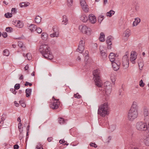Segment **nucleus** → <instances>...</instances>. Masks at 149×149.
Masks as SVG:
<instances>
[{
  "label": "nucleus",
  "mask_w": 149,
  "mask_h": 149,
  "mask_svg": "<svg viewBox=\"0 0 149 149\" xmlns=\"http://www.w3.org/2000/svg\"><path fill=\"white\" fill-rule=\"evenodd\" d=\"M120 64V63L119 62H118L117 63H116L115 61L112 64L114 70H117L119 69Z\"/></svg>",
  "instance_id": "f3484780"
},
{
  "label": "nucleus",
  "mask_w": 149,
  "mask_h": 149,
  "mask_svg": "<svg viewBox=\"0 0 149 149\" xmlns=\"http://www.w3.org/2000/svg\"><path fill=\"white\" fill-rule=\"evenodd\" d=\"M32 84L29 83L28 81H26V83L25 84V86H27L28 85H29V86H32Z\"/></svg>",
  "instance_id": "3c124183"
},
{
  "label": "nucleus",
  "mask_w": 149,
  "mask_h": 149,
  "mask_svg": "<svg viewBox=\"0 0 149 149\" xmlns=\"http://www.w3.org/2000/svg\"><path fill=\"white\" fill-rule=\"evenodd\" d=\"M36 31L38 33H40L42 32V30L41 28H40V27L37 28V27L36 29Z\"/></svg>",
  "instance_id": "37998d69"
},
{
  "label": "nucleus",
  "mask_w": 149,
  "mask_h": 149,
  "mask_svg": "<svg viewBox=\"0 0 149 149\" xmlns=\"http://www.w3.org/2000/svg\"><path fill=\"white\" fill-rule=\"evenodd\" d=\"M105 35L103 32H101L100 33V36L99 38V40L100 41L104 42L105 40Z\"/></svg>",
  "instance_id": "412c9836"
},
{
  "label": "nucleus",
  "mask_w": 149,
  "mask_h": 149,
  "mask_svg": "<svg viewBox=\"0 0 149 149\" xmlns=\"http://www.w3.org/2000/svg\"><path fill=\"white\" fill-rule=\"evenodd\" d=\"M144 85V84L143 83V80H141L139 82V86L141 87H143Z\"/></svg>",
  "instance_id": "a18cd8bd"
},
{
  "label": "nucleus",
  "mask_w": 149,
  "mask_h": 149,
  "mask_svg": "<svg viewBox=\"0 0 149 149\" xmlns=\"http://www.w3.org/2000/svg\"><path fill=\"white\" fill-rule=\"evenodd\" d=\"M138 106L137 103L136 102H133L130 109L128 112L127 118L129 120L134 121L137 118L138 115Z\"/></svg>",
  "instance_id": "f257e3e1"
},
{
  "label": "nucleus",
  "mask_w": 149,
  "mask_h": 149,
  "mask_svg": "<svg viewBox=\"0 0 149 149\" xmlns=\"http://www.w3.org/2000/svg\"><path fill=\"white\" fill-rule=\"evenodd\" d=\"M100 70L98 69L94 70L93 72L95 84L96 86L98 87H102L103 85L102 81L100 80Z\"/></svg>",
  "instance_id": "20e7f679"
},
{
  "label": "nucleus",
  "mask_w": 149,
  "mask_h": 149,
  "mask_svg": "<svg viewBox=\"0 0 149 149\" xmlns=\"http://www.w3.org/2000/svg\"><path fill=\"white\" fill-rule=\"evenodd\" d=\"M90 146H91L94 147L95 148H96L97 147V146L96 144H95V143H90Z\"/></svg>",
  "instance_id": "49530a36"
},
{
  "label": "nucleus",
  "mask_w": 149,
  "mask_h": 149,
  "mask_svg": "<svg viewBox=\"0 0 149 149\" xmlns=\"http://www.w3.org/2000/svg\"><path fill=\"white\" fill-rule=\"evenodd\" d=\"M10 91L12 92V93H13V94H14L15 95L16 94L17 92L15 89L11 88L10 89Z\"/></svg>",
  "instance_id": "de8ad7c7"
},
{
  "label": "nucleus",
  "mask_w": 149,
  "mask_h": 149,
  "mask_svg": "<svg viewBox=\"0 0 149 149\" xmlns=\"http://www.w3.org/2000/svg\"><path fill=\"white\" fill-rule=\"evenodd\" d=\"M116 128V126L115 125H113L109 126V129L110 130V131L111 132H112Z\"/></svg>",
  "instance_id": "7c9ffc66"
},
{
  "label": "nucleus",
  "mask_w": 149,
  "mask_h": 149,
  "mask_svg": "<svg viewBox=\"0 0 149 149\" xmlns=\"http://www.w3.org/2000/svg\"><path fill=\"white\" fill-rule=\"evenodd\" d=\"M14 103L15 104V106L18 107L19 106V104L17 103L16 101H14Z\"/></svg>",
  "instance_id": "e2e57ef3"
},
{
  "label": "nucleus",
  "mask_w": 149,
  "mask_h": 149,
  "mask_svg": "<svg viewBox=\"0 0 149 149\" xmlns=\"http://www.w3.org/2000/svg\"><path fill=\"white\" fill-rule=\"evenodd\" d=\"M3 123V120H1L0 122V126H2Z\"/></svg>",
  "instance_id": "69168bd1"
},
{
  "label": "nucleus",
  "mask_w": 149,
  "mask_h": 149,
  "mask_svg": "<svg viewBox=\"0 0 149 149\" xmlns=\"http://www.w3.org/2000/svg\"><path fill=\"white\" fill-rule=\"evenodd\" d=\"M116 57V55H115V54L113 53H111L109 55V58L112 64H113L114 62L115 61V58Z\"/></svg>",
  "instance_id": "dca6fc26"
},
{
  "label": "nucleus",
  "mask_w": 149,
  "mask_h": 149,
  "mask_svg": "<svg viewBox=\"0 0 149 149\" xmlns=\"http://www.w3.org/2000/svg\"><path fill=\"white\" fill-rule=\"evenodd\" d=\"M55 101L56 102H54L53 103H51L50 104V107L53 109H57L58 107V105L60 104L59 99H56L53 97Z\"/></svg>",
  "instance_id": "9d476101"
},
{
  "label": "nucleus",
  "mask_w": 149,
  "mask_h": 149,
  "mask_svg": "<svg viewBox=\"0 0 149 149\" xmlns=\"http://www.w3.org/2000/svg\"><path fill=\"white\" fill-rule=\"evenodd\" d=\"M80 3L83 10L85 12H87L89 8L88 7L87 4L86 3L85 0H80Z\"/></svg>",
  "instance_id": "9b49d317"
},
{
  "label": "nucleus",
  "mask_w": 149,
  "mask_h": 149,
  "mask_svg": "<svg viewBox=\"0 0 149 149\" xmlns=\"http://www.w3.org/2000/svg\"><path fill=\"white\" fill-rule=\"evenodd\" d=\"M67 3L68 6H71L73 2V0H67Z\"/></svg>",
  "instance_id": "c03bdc74"
},
{
  "label": "nucleus",
  "mask_w": 149,
  "mask_h": 149,
  "mask_svg": "<svg viewBox=\"0 0 149 149\" xmlns=\"http://www.w3.org/2000/svg\"><path fill=\"white\" fill-rule=\"evenodd\" d=\"M29 65L28 64H27L26 65V66L24 67V69L25 70H28L29 68Z\"/></svg>",
  "instance_id": "bf43d9fd"
},
{
  "label": "nucleus",
  "mask_w": 149,
  "mask_h": 149,
  "mask_svg": "<svg viewBox=\"0 0 149 149\" xmlns=\"http://www.w3.org/2000/svg\"><path fill=\"white\" fill-rule=\"evenodd\" d=\"M15 26L19 28L23 27V24L22 22L20 21H16L15 22Z\"/></svg>",
  "instance_id": "aec40b11"
},
{
  "label": "nucleus",
  "mask_w": 149,
  "mask_h": 149,
  "mask_svg": "<svg viewBox=\"0 0 149 149\" xmlns=\"http://www.w3.org/2000/svg\"><path fill=\"white\" fill-rule=\"evenodd\" d=\"M20 84H15V85L14 86V88L15 89L18 90L20 88Z\"/></svg>",
  "instance_id": "79ce46f5"
},
{
  "label": "nucleus",
  "mask_w": 149,
  "mask_h": 149,
  "mask_svg": "<svg viewBox=\"0 0 149 149\" xmlns=\"http://www.w3.org/2000/svg\"><path fill=\"white\" fill-rule=\"evenodd\" d=\"M144 117H146L147 116H148V109H144Z\"/></svg>",
  "instance_id": "f704fd0d"
},
{
  "label": "nucleus",
  "mask_w": 149,
  "mask_h": 149,
  "mask_svg": "<svg viewBox=\"0 0 149 149\" xmlns=\"http://www.w3.org/2000/svg\"><path fill=\"white\" fill-rule=\"evenodd\" d=\"M17 120L19 122V123H21V119L20 118L18 117L17 119Z\"/></svg>",
  "instance_id": "774afa93"
},
{
  "label": "nucleus",
  "mask_w": 149,
  "mask_h": 149,
  "mask_svg": "<svg viewBox=\"0 0 149 149\" xmlns=\"http://www.w3.org/2000/svg\"><path fill=\"white\" fill-rule=\"evenodd\" d=\"M18 45L20 47V48H22V47H23L24 45L22 42L19 41L18 42Z\"/></svg>",
  "instance_id": "a19ab883"
},
{
  "label": "nucleus",
  "mask_w": 149,
  "mask_h": 149,
  "mask_svg": "<svg viewBox=\"0 0 149 149\" xmlns=\"http://www.w3.org/2000/svg\"><path fill=\"white\" fill-rule=\"evenodd\" d=\"M22 125V123H19L18 124V128L19 130V131L20 132V133H21L23 131V129H21V127Z\"/></svg>",
  "instance_id": "e433bc0d"
},
{
  "label": "nucleus",
  "mask_w": 149,
  "mask_h": 149,
  "mask_svg": "<svg viewBox=\"0 0 149 149\" xmlns=\"http://www.w3.org/2000/svg\"><path fill=\"white\" fill-rule=\"evenodd\" d=\"M136 126V129L139 130H146L148 132V127L143 122H139L137 123Z\"/></svg>",
  "instance_id": "39448f33"
},
{
  "label": "nucleus",
  "mask_w": 149,
  "mask_h": 149,
  "mask_svg": "<svg viewBox=\"0 0 149 149\" xmlns=\"http://www.w3.org/2000/svg\"><path fill=\"white\" fill-rule=\"evenodd\" d=\"M137 54L136 52L132 51L131 52L130 60L132 63L134 64L135 63V60L137 58Z\"/></svg>",
  "instance_id": "f8f14e48"
},
{
  "label": "nucleus",
  "mask_w": 149,
  "mask_h": 149,
  "mask_svg": "<svg viewBox=\"0 0 149 149\" xmlns=\"http://www.w3.org/2000/svg\"><path fill=\"white\" fill-rule=\"evenodd\" d=\"M47 36L48 35L46 33L43 32L41 35V37L43 40H46L47 39Z\"/></svg>",
  "instance_id": "cd10ccee"
},
{
  "label": "nucleus",
  "mask_w": 149,
  "mask_h": 149,
  "mask_svg": "<svg viewBox=\"0 0 149 149\" xmlns=\"http://www.w3.org/2000/svg\"><path fill=\"white\" fill-rule=\"evenodd\" d=\"M13 14H15L17 12L15 8H13L11 10Z\"/></svg>",
  "instance_id": "8fccbe9b"
},
{
  "label": "nucleus",
  "mask_w": 149,
  "mask_h": 149,
  "mask_svg": "<svg viewBox=\"0 0 149 149\" xmlns=\"http://www.w3.org/2000/svg\"><path fill=\"white\" fill-rule=\"evenodd\" d=\"M24 2L21 3H19V5L21 7H24Z\"/></svg>",
  "instance_id": "4d7b16f0"
},
{
  "label": "nucleus",
  "mask_w": 149,
  "mask_h": 149,
  "mask_svg": "<svg viewBox=\"0 0 149 149\" xmlns=\"http://www.w3.org/2000/svg\"><path fill=\"white\" fill-rule=\"evenodd\" d=\"M122 64L125 69L127 68L129 66V61L128 56L127 55L123 56L122 58Z\"/></svg>",
  "instance_id": "1a4fd4ad"
},
{
  "label": "nucleus",
  "mask_w": 149,
  "mask_h": 149,
  "mask_svg": "<svg viewBox=\"0 0 149 149\" xmlns=\"http://www.w3.org/2000/svg\"><path fill=\"white\" fill-rule=\"evenodd\" d=\"M107 51L106 50H101L100 52L101 55L103 59H104L107 57V54L106 53Z\"/></svg>",
  "instance_id": "a211bd4d"
},
{
  "label": "nucleus",
  "mask_w": 149,
  "mask_h": 149,
  "mask_svg": "<svg viewBox=\"0 0 149 149\" xmlns=\"http://www.w3.org/2000/svg\"><path fill=\"white\" fill-rule=\"evenodd\" d=\"M138 63L139 64V69H141L143 67V61L141 58L139 60Z\"/></svg>",
  "instance_id": "a878e982"
},
{
  "label": "nucleus",
  "mask_w": 149,
  "mask_h": 149,
  "mask_svg": "<svg viewBox=\"0 0 149 149\" xmlns=\"http://www.w3.org/2000/svg\"><path fill=\"white\" fill-rule=\"evenodd\" d=\"M51 44H55L56 43V42L54 40H52L51 41Z\"/></svg>",
  "instance_id": "338daca9"
},
{
  "label": "nucleus",
  "mask_w": 149,
  "mask_h": 149,
  "mask_svg": "<svg viewBox=\"0 0 149 149\" xmlns=\"http://www.w3.org/2000/svg\"><path fill=\"white\" fill-rule=\"evenodd\" d=\"M105 93V94L108 95L110 94L112 88L111 84L110 83L107 81L104 84Z\"/></svg>",
  "instance_id": "0eeeda50"
},
{
  "label": "nucleus",
  "mask_w": 149,
  "mask_h": 149,
  "mask_svg": "<svg viewBox=\"0 0 149 149\" xmlns=\"http://www.w3.org/2000/svg\"><path fill=\"white\" fill-rule=\"evenodd\" d=\"M39 50L45 58L48 60H52L53 58V56L48 45L46 44H42L40 46Z\"/></svg>",
  "instance_id": "f03ea898"
},
{
  "label": "nucleus",
  "mask_w": 149,
  "mask_h": 149,
  "mask_svg": "<svg viewBox=\"0 0 149 149\" xmlns=\"http://www.w3.org/2000/svg\"><path fill=\"white\" fill-rule=\"evenodd\" d=\"M32 90L31 89L28 88L26 89V96L28 97L31 95Z\"/></svg>",
  "instance_id": "5701e85b"
},
{
  "label": "nucleus",
  "mask_w": 149,
  "mask_h": 149,
  "mask_svg": "<svg viewBox=\"0 0 149 149\" xmlns=\"http://www.w3.org/2000/svg\"><path fill=\"white\" fill-rule=\"evenodd\" d=\"M66 121L63 118H59V123L60 124H65L66 123Z\"/></svg>",
  "instance_id": "c756f323"
},
{
  "label": "nucleus",
  "mask_w": 149,
  "mask_h": 149,
  "mask_svg": "<svg viewBox=\"0 0 149 149\" xmlns=\"http://www.w3.org/2000/svg\"><path fill=\"white\" fill-rule=\"evenodd\" d=\"M144 141L146 146H149V137L146 138L144 139Z\"/></svg>",
  "instance_id": "473e14b6"
},
{
  "label": "nucleus",
  "mask_w": 149,
  "mask_h": 149,
  "mask_svg": "<svg viewBox=\"0 0 149 149\" xmlns=\"http://www.w3.org/2000/svg\"><path fill=\"white\" fill-rule=\"evenodd\" d=\"M85 41L81 40L79 42V44L77 51L80 53H82L84 49Z\"/></svg>",
  "instance_id": "6e6552de"
},
{
  "label": "nucleus",
  "mask_w": 149,
  "mask_h": 149,
  "mask_svg": "<svg viewBox=\"0 0 149 149\" xmlns=\"http://www.w3.org/2000/svg\"><path fill=\"white\" fill-rule=\"evenodd\" d=\"M26 57L28 60H31L32 57L31 53H28L26 54Z\"/></svg>",
  "instance_id": "ea45409f"
},
{
  "label": "nucleus",
  "mask_w": 149,
  "mask_h": 149,
  "mask_svg": "<svg viewBox=\"0 0 149 149\" xmlns=\"http://www.w3.org/2000/svg\"><path fill=\"white\" fill-rule=\"evenodd\" d=\"M80 19L84 22H86L88 20V18L86 15H83L80 17Z\"/></svg>",
  "instance_id": "4be33fe9"
},
{
  "label": "nucleus",
  "mask_w": 149,
  "mask_h": 149,
  "mask_svg": "<svg viewBox=\"0 0 149 149\" xmlns=\"http://www.w3.org/2000/svg\"><path fill=\"white\" fill-rule=\"evenodd\" d=\"M113 39V38L111 36H108L107 38L106 42L108 45L107 48L109 49H110L111 48V46L112 44L111 41Z\"/></svg>",
  "instance_id": "4468645a"
},
{
  "label": "nucleus",
  "mask_w": 149,
  "mask_h": 149,
  "mask_svg": "<svg viewBox=\"0 0 149 149\" xmlns=\"http://www.w3.org/2000/svg\"><path fill=\"white\" fill-rule=\"evenodd\" d=\"M41 18L39 16H37L35 19V22L36 23L39 24L41 21Z\"/></svg>",
  "instance_id": "bb28decb"
},
{
  "label": "nucleus",
  "mask_w": 149,
  "mask_h": 149,
  "mask_svg": "<svg viewBox=\"0 0 149 149\" xmlns=\"http://www.w3.org/2000/svg\"><path fill=\"white\" fill-rule=\"evenodd\" d=\"M3 55L6 56H8L9 55V52L8 49H6L3 50Z\"/></svg>",
  "instance_id": "72a5a7b5"
},
{
  "label": "nucleus",
  "mask_w": 149,
  "mask_h": 149,
  "mask_svg": "<svg viewBox=\"0 0 149 149\" xmlns=\"http://www.w3.org/2000/svg\"><path fill=\"white\" fill-rule=\"evenodd\" d=\"M23 75H21V76L19 78V80H23Z\"/></svg>",
  "instance_id": "0e129e2a"
},
{
  "label": "nucleus",
  "mask_w": 149,
  "mask_h": 149,
  "mask_svg": "<svg viewBox=\"0 0 149 149\" xmlns=\"http://www.w3.org/2000/svg\"><path fill=\"white\" fill-rule=\"evenodd\" d=\"M12 14L10 13H8L5 15V16L6 18H9L12 17Z\"/></svg>",
  "instance_id": "4c0bfd02"
},
{
  "label": "nucleus",
  "mask_w": 149,
  "mask_h": 149,
  "mask_svg": "<svg viewBox=\"0 0 149 149\" xmlns=\"http://www.w3.org/2000/svg\"><path fill=\"white\" fill-rule=\"evenodd\" d=\"M53 138L52 137H48L47 139V140L48 142H50L52 140Z\"/></svg>",
  "instance_id": "13d9d810"
},
{
  "label": "nucleus",
  "mask_w": 149,
  "mask_h": 149,
  "mask_svg": "<svg viewBox=\"0 0 149 149\" xmlns=\"http://www.w3.org/2000/svg\"><path fill=\"white\" fill-rule=\"evenodd\" d=\"M59 143H60L61 144L63 143H64V142H65L64 140H59Z\"/></svg>",
  "instance_id": "052dcab7"
},
{
  "label": "nucleus",
  "mask_w": 149,
  "mask_h": 149,
  "mask_svg": "<svg viewBox=\"0 0 149 149\" xmlns=\"http://www.w3.org/2000/svg\"><path fill=\"white\" fill-rule=\"evenodd\" d=\"M53 30L54 32L53 33L50 34V36L52 38L58 37L59 33L56 27L54 26Z\"/></svg>",
  "instance_id": "ddd939ff"
},
{
  "label": "nucleus",
  "mask_w": 149,
  "mask_h": 149,
  "mask_svg": "<svg viewBox=\"0 0 149 149\" xmlns=\"http://www.w3.org/2000/svg\"><path fill=\"white\" fill-rule=\"evenodd\" d=\"M6 30L7 32H11L13 31V29L12 27H8L6 28Z\"/></svg>",
  "instance_id": "58836bf2"
},
{
  "label": "nucleus",
  "mask_w": 149,
  "mask_h": 149,
  "mask_svg": "<svg viewBox=\"0 0 149 149\" xmlns=\"http://www.w3.org/2000/svg\"><path fill=\"white\" fill-rule=\"evenodd\" d=\"M135 21L136 22V25H137L138 23L140 22L141 21L140 19L139 18H137L136 19H135Z\"/></svg>",
  "instance_id": "09e8293b"
},
{
  "label": "nucleus",
  "mask_w": 149,
  "mask_h": 149,
  "mask_svg": "<svg viewBox=\"0 0 149 149\" xmlns=\"http://www.w3.org/2000/svg\"><path fill=\"white\" fill-rule=\"evenodd\" d=\"M7 33L6 32H3L2 33V36L3 38H6L7 36Z\"/></svg>",
  "instance_id": "603ef678"
},
{
  "label": "nucleus",
  "mask_w": 149,
  "mask_h": 149,
  "mask_svg": "<svg viewBox=\"0 0 149 149\" xmlns=\"http://www.w3.org/2000/svg\"><path fill=\"white\" fill-rule=\"evenodd\" d=\"M36 148L37 149H43L42 147H41L40 145H37L36 147Z\"/></svg>",
  "instance_id": "6e6d98bb"
},
{
  "label": "nucleus",
  "mask_w": 149,
  "mask_h": 149,
  "mask_svg": "<svg viewBox=\"0 0 149 149\" xmlns=\"http://www.w3.org/2000/svg\"><path fill=\"white\" fill-rule=\"evenodd\" d=\"M111 79L113 83H114L116 81V77L114 75L112 74L111 75Z\"/></svg>",
  "instance_id": "c9c22d12"
},
{
  "label": "nucleus",
  "mask_w": 149,
  "mask_h": 149,
  "mask_svg": "<svg viewBox=\"0 0 149 149\" xmlns=\"http://www.w3.org/2000/svg\"><path fill=\"white\" fill-rule=\"evenodd\" d=\"M115 12L111 10L107 13L106 15L108 17H111L115 14Z\"/></svg>",
  "instance_id": "b1692460"
},
{
  "label": "nucleus",
  "mask_w": 149,
  "mask_h": 149,
  "mask_svg": "<svg viewBox=\"0 0 149 149\" xmlns=\"http://www.w3.org/2000/svg\"><path fill=\"white\" fill-rule=\"evenodd\" d=\"M25 3L24 4V7H26L28 6L30 4V3L28 2H24Z\"/></svg>",
  "instance_id": "864d4df0"
},
{
  "label": "nucleus",
  "mask_w": 149,
  "mask_h": 149,
  "mask_svg": "<svg viewBox=\"0 0 149 149\" xmlns=\"http://www.w3.org/2000/svg\"><path fill=\"white\" fill-rule=\"evenodd\" d=\"M108 104L105 103L101 104L99 107L97 113L102 117H104L108 113Z\"/></svg>",
  "instance_id": "7ed1b4c3"
},
{
  "label": "nucleus",
  "mask_w": 149,
  "mask_h": 149,
  "mask_svg": "<svg viewBox=\"0 0 149 149\" xmlns=\"http://www.w3.org/2000/svg\"><path fill=\"white\" fill-rule=\"evenodd\" d=\"M37 26L34 24H31L28 26V29L30 30L31 32L36 31Z\"/></svg>",
  "instance_id": "6ab92c4d"
},
{
  "label": "nucleus",
  "mask_w": 149,
  "mask_h": 149,
  "mask_svg": "<svg viewBox=\"0 0 149 149\" xmlns=\"http://www.w3.org/2000/svg\"><path fill=\"white\" fill-rule=\"evenodd\" d=\"M130 34V30L129 29H126L125 32V36L126 37H128Z\"/></svg>",
  "instance_id": "2f4dec72"
},
{
  "label": "nucleus",
  "mask_w": 149,
  "mask_h": 149,
  "mask_svg": "<svg viewBox=\"0 0 149 149\" xmlns=\"http://www.w3.org/2000/svg\"><path fill=\"white\" fill-rule=\"evenodd\" d=\"M144 123L146 124L148 127H149V116L144 117Z\"/></svg>",
  "instance_id": "393cba45"
},
{
  "label": "nucleus",
  "mask_w": 149,
  "mask_h": 149,
  "mask_svg": "<svg viewBox=\"0 0 149 149\" xmlns=\"http://www.w3.org/2000/svg\"><path fill=\"white\" fill-rule=\"evenodd\" d=\"M79 29L81 32L88 35L91 34V30L89 27L85 25H81L79 26Z\"/></svg>",
  "instance_id": "423d86ee"
},
{
  "label": "nucleus",
  "mask_w": 149,
  "mask_h": 149,
  "mask_svg": "<svg viewBox=\"0 0 149 149\" xmlns=\"http://www.w3.org/2000/svg\"><path fill=\"white\" fill-rule=\"evenodd\" d=\"M19 148V146L18 144H15L13 146L14 149H18Z\"/></svg>",
  "instance_id": "5fc2aeb1"
},
{
  "label": "nucleus",
  "mask_w": 149,
  "mask_h": 149,
  "mask_svg": "<svg viewBox=\"0 0 149 149\" xmlns=\"http://www.w3.org/2000/svg\"><path fill=\"white\" fill-rule=\"evenodd\" d=\"M21 105L22 107H26V104L24 103V102H23V103L22 104H21Z\"/></svg>",
  "instance_id": "680f3d73"
},
{
  "label": "nucleus",
  "mask_w": 149,
  "mask_h": 149,
  "mask_svg": "<svg viewBox=\"0 0 149 149\" xmlns=\"http://www.w3.org/2000/svg\"><path fill=\"white\" fill-rule=\"evenodd\" d=\"M88 19L92 24L95 23L96 21V19L95 15L93 14L89 15Z\"/></svg>",
  "instance_id": "2eb2a0df"
},
{
  "label": "nucleus",
  "mask_w": 149,
  "mask_h": 149,
  "mask_svg": "<svg viewBox=\"0 0 149 149\" xmlns=\"http://www.w3.org/2000/svg\"><path fill=\"white\" fill-rule=\"evenodd\" d=\"M63 20L62 22H64L63 24H67L68 23V20L66 16L65 15H63Z\"/></svg>",
  "instance_id": "c85d7f7f"
}]
</instances>
